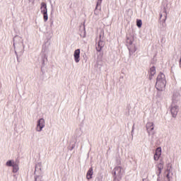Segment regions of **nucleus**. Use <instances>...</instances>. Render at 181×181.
<instances>
[{"label": "nucleus", "mask_w": 181, "mask_h": 181, "mask_svg": "<svg viewBox=\"0 0 181 181\" xmlns=\"http://www.w3.org/2000/svg\"><path fill=\"white\" fill-rule=\"evenodd\" d=\"M13 47L15 49V53H21L23 54V49H25V45H23V40L20 36H16L13 38Z\"/></svg>", "instance_id": "nucleus-1"}, {"label": "nucleus", "mask_w": 181, "mask_h": 181, "mask_svg": "<svg viewBox=\"0 0 181 181\" xmlns=\"http://www.w3.org/2000/svg\"><path fill=\"white\" fill-rule=\"evenodd\" d=\"M165 87H166V78H165V74H160L157 77L156 88L158 91H164Z\"/></svg>", "instance_id": "nucleus-2"}, {"label": "nucleus", "mask_w": 181, "mask_h": 181, "mask_svg": "<svg viewBox=\"0 0 181 181\" xmlns=\"http://www.w3.org/2000/svg\"><path fill=\"white\" fill-rule=\"evenodd\" d=\"M114 172V181H119L122 179V175H124V168L121 166H117L113 170Z\"/></svg>", "instance_id": "nucleus-3"}, {"label": "nucleus", "mask_w": 181, "mask_h": 181, "mask_svg": "<svg viewBox=\"0 0 181 181\" xmlns=\"http://www.w3.org/2000/svg\"><path fill=\"white\" fill-rule=\"evenodd\" d=\"M134 37H127V44L129 51V54H134L136 52V45H134Z\"/></svg>", "instance_id": "nucleus-4"}, {"label": "nucleus", "mask_w": 181, "mask_h": 181, "mask_svg": "<svg viewBox=\"0 0 181 181\" xmlns=\"http://www.w3.org/2000/svg\"><path fill=\"white\" fill-rule=\"evenodd\" d=\"M45 127V119L41 118L38 119V121L37 122V126H36L35 130L37 132H42Z\"/></svg>", "instance_id": "nucleus-5"}, {"label": "nucleus", "mask_w": 181, "mask_h": 181, "mask_svg": "<svg viewBox=\"0 0 181 181\" xmlns=\"http://www.w3.org/2000/svg\"><path fill=\"white\" fill-rule=\"evenodd\" d=\"M146 128L149 136L153 135V134H155L153 132L155 129V125L153 122H148L146 123Z\"/></svg>", "instance_id": "nucleus-6"}, {"label": "nucleus", "mask_w": 181, "mask_h": 181, "mask_svg": "<svg viewBox=\"0 0 181 181\" xmlns=\"http://www.w3.org/2000/svg\"><path fill=\"white\" fill-rule=\"evenodd\" d=\"M170 112L173 118L176 117V115H177V112H179V106H177L175 103H173L170 107Z\"/></svg>", "instance_id": "nucleus-7"}, {"label": "nucleus", "mask_w": 181, "mask_h": 181, "mask_svg": "<svg viewBox=\"0 0 181 181\" xmlns=\"http://www.w3.org/2000/svg\"><path fill=\"white\" fill-rule=\"evenodd\" d=\"M105 42L101 40V35H100L99 40L96 42V50L97 52H101V49L104 47Z\"/></svg>", "instance_id": "nucleus-8"}, {"label": "nucleus", "mask_w": 181, "mask_h": 181, "mask_svg": "<svg viewBox=\"0 0 181 181\" xmlns=\"http://www.w3.org/2000/svg\"><path fill=\"white\" fill-rule=\"evenodd\" d=\"M101 16V8H100L99 9L97 8V7L95 8L94 10V13H93V19H95V21H98V19H100Z\"/></svg>", "instance_id": "nucleus-9"}, {"label": "nucleus", "mask_w": 181, "mask_h": 181, "mask_svg": "<svg viewBox=\"0 0 181 181\" xmlns=\"http://www.w3.org/2000/svg\"><path fill=\"white\" fill-rule=\"evenodd\" d=\"M160 155H162V148L160 147H158L156 148V153L153 156L154 160H159Z\"/></svg>", "instance_id": "nucleus-10"}, {"label": "nucleus", "mask_w": 181, "mask_h": 181, "mask_svg": "<svg viewBox=\"0 0 181 181\" xmlns=\"http://www.w3.org/2000/svg\"><path fill=\"white\" fill-rule=\"evenodd\" d=\"M74 57L75 63H78L80 62V49H77L74 51Z\"/></svg>", "instance_id": "nucleus-11"}, {"label": "nucleus", "mask_w": 181, "mask_h": 181, "mask_svg": "<svg viewBox=\"0 0 181 181\" xmlns=\"http://www.w3.org/2000/svg\"><path fill=\"white\" fill-rule=\"evenodd\" d=\"M179 101H180V93H174L173 97V104H175V103H177Z\"/></svg>", "instance_id": "nucleus-12"}, {"label": "nucleus", "mask_w": 181, "mask_h": 181, "mask_svg": "<svg viewBox=\"0 0 181 181\" xmlns=\"http://www.w3.org/2000/svg\"><path fill=\"white\" fill-rule=\"evenodd\" d=\"M93 175H94L93 168H90L86 174V178L88 179V180H90V179H93Z\"/></svg>", "instance_id": "nucleus-13"}, {"label": "nucleus", "mask_w": 181, "mask_h": 181, "mask_svg": "<svg viewBox=\"0 0 181 181\" xmlns=\"http://www.w3.org/2000/svg\"><path fill=\"white\" fill-rule=\"evenodd\" d=\"M41 13H47V5H46V3H41V7H40Z\"/></svg>", "instance_id": "nucleus-14"}, {"label": "nucleus", "mask_w": 181, "mask_h": 181, "mask_svg": "<svg viewBox=\"0 0 181 181\" xmlns=\"http://www.w3.org/2000/svg\"><path fill=\"white\" fill-rule=\"evenodd\" d=\"M37 172H39V175H40V173L42 172V163H38L35 165V175H36V173H37Z\"/></svg>", "instance_id": "nucleus-15"}, {"label": "nucleus", "mask_w": 181, "mask_h": 181, "mask_svg": "<svg viewBox=\"0 0 181 181\" xmlns=\"http://www.w3.org/2000/svg\"><path fill=\"white\" fill-rule=\"evenodd\" d=\"M156 74V68L155 66H152L150 69V80H152V77H153Z\"/></svg>", "instance_id": "nucleus-16"}, {"label": "nucleus", "mask_w": 181, "mask_h": 181, "mask_svg": "<svg viewBox=\"0 0 181 181\" xmlns=\"http://www.w3.org/2000/svg\"><path fill=\"white\" fill-rule=\"evenodd\" d=\"M163 165H164V163L163 160H160V163L157 165V168L158 170V175H160V173H162V170L163 169Z\"/></svg>", "instance_id": "nucleus-17"}, {"label": "nucleus", "mask_w": 181, "mask_h": 181, "mask_svg": "<svg viewBox=\"0 0 181 181\" xmlns=\"http://www.w3.org/2000/svg\"><path fill=\"white\" fill-rule=\"evenodd\" d=\"M18 170H19V165H18V164H16L15 163L13 165V173H18Z\"/></svg>", "instance_id": "nucleus-18"}, {"label": "nucleus", "mask_w": 181, "mask_h": 181, "mask_svg": "<svg viewBox=\"0 0 181 181\" xmlns=\"http://www.w3.org/2000/svg\"><path fill=\"white\" fill-rule=\"evenodd\" d=\"M42 15H43L44 22H47L49 19V16L47 15V13H42Z\"/></svg>", "instance_id": "nucleus-19"}, {"label": "nucleus", "mask_w": 181, "mask_h": 181, "mask_svg": "<svg viewBox=\"0 0 181 181\" xmlns=\"http://www.w3.org/2000/svg\"><path fill=\"white\" fill-rule=\"evenodd\" d=\"M42 179H43V177L41 175L35 177V181H42Z\"/></svg>", "instance_id": "nucleus-20"}, {"label": "nucleus", "mask_w": 181, "mask_h": 181, "mask_svg": "<svg viewBox=\"0 0 181 181\" xmlns=\"http://www.w3.org/2000/svg\"><path fill=\"white\" fill-rule=\"evenodd\" d=\"M15 162L13 160H8L6 163V166H13Z\"/></svg>", "instance_id": "nucleus-21"}, {"label": "nucleus", "mask_w": 181, "mask_h": 181, "mask_svg": "<svg viewBox=\"0 0 181 181\" xmlns=\"http://www.w3.org/2000/svg\"><path fill=\"white\" fill-rule=\"evenodd\" d=\"M136 26L138 28H142V20H137L136 21Z\"/></svg>", "instance_id": "nucleus-22"}, {"label": "nucleus", "mask_w": 181, "mask_h": 181, "mask_svg": "<svg viewBox=\"0 0 181 181\" xmlns=\"http://www.w3.org/2000/svg\"><path fill=\"white\" fill-rule=\"evenodd\" d=\"M103 0H98L95 8H98V6H101Z\"/></svg>", "instance_id": "nucleus-23"}, {"label": "nucleus", "mask_w": 181, "mask_h": 181, "mask_svg": "<svg viewBox=\"0 0 181 181\" xmlns=\"http://www.w3.org/2000/svg\"><path fill=\"white\" fill-rule=\"evenodd\" d=\"M95 181H103V177H96Z\"/></svg>", "instance_id": "nucleus-24"}, {"label": "nucleus", "mask_w": 181, "mask_h": 181, "mask_svg": "<svg viewBox=\"0 0 181 181\" xmlns=\"http://www.w3.org/2000/svg\"><path fill=\"white\" fill-rule=\"evenodd\" d=\"M168 14H166V10H164L163 16L166 18Z\"/></svg>", "instance_id": "nucleus-25"}, {"label": "nucleus", "mask_w": 181, "mask_h": 181, "mask_svg": "<svg viewBox=\"0 0 181 181\" xmlns=\"http://www.w3.org/2000/svg\"><path fill=\"white\" fill-rule=\"evenodd\" d=\"M30 4H35V0H28Z\"/></svg>", "instance_id": "nucleus-26"}, {"label": "nucleus", "mask_w": 181, "mask_h": 181, "mask_svg": "<svg viewBox=\"0 0 181 181\" xmlns=\"http://www.w3.org/2000/svg\"><path fill=\"white\" fill-rule=\"evenodd\" d=\"M162 16H163V14H160V19H162Z\"/></svg>", "instance_id": "nucleus-27"}, {"label": "nucleus", "mask_w": 181, "mask_h": 181, "mask_svg": "<svg viewBox=\"0 0 181 181\" xmlns=\"http://www.w3.org/2000/svg\"><path fill=\"white\" fill-rule=\"evenodd\" d=\"M167 177L169 179V174H167Z\"/></svg>", "instance_id": "nucleus-28"}, {"label": "nucleus", "mask_w": 181, "mask_h": 181, "mask_svg": "<svg viewBox=\"0 0 181 181\" xmlns=\"http://www.w3.org/2000/svg\"><path fill=\"white\" fill-rule=\"evenodd\" d=\"M180 63H181V58L180 59Z\"/></svg>", "instance_id": "nucleus-29"}, {"label": "nucleus", "mask_w": 181, "mask_h": 181, "mask_svg": "<svg viewBox=\"0 0 181 181\" xmlns=\"http://www.w3.org/2000/svg\"><path fill=\"white\" fill-rule=\"evenodd\" d=\"M134 131V127L132 128V132Z\"/></svg>", "instance_id": "nucleus-30"}, {"label": "nucleus", "mask_w": 181, "mask_h": 181, "mask_svg": "<svg viewBox=\"0 0 181 181\" xmlns=\"http://www.w3.org/2000/svg\"><path fill=\"white\" fill-rule=\"evenodd\" d=\"M83 37H86V35H83Z\"/></svg>", "instance_id": "nucleus-31"}]
</instances>
